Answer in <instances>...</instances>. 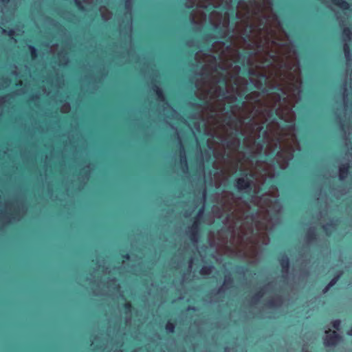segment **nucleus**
Wrapping results in <instances>:
<instances>
[{
    "mask_svg": "<svg viewBox=\"0 0 352 352\" xmlns=\"http://www.w3.org/2000/svg\"><path fill=\"white\" fill-rule=\"evenodd\" d=\"M240 47L254 49L255 52L249 56L248 63L250 82L257 89L277 87L286 96L281 103L279 94L270 93L260 97V93L252 91L245 96L247 101L242 107H230V114L223 113L225 104L234 102L236 96H241L247 90L248 81L238 76L241 69L233 65L239 60L236 50L225 47L221 41L213 43L211 51L219 54L217 69V58L211 54L198 52L195 60L204 63L200 78L197 79L196 94L206 101V107L201 111L207 133L217 138L223 142V148L214 151L215 161L213 168L219 170L214 173L213 182L216 188L236 172L239 166L250 174L236 180V186L240 191L253 192L256 195L259 186L267 177L274 175L273 166L265 162L256 161L245 157L239 151L240 136L243 138V145L254 155L261 153L263 146L256 143L264 124L272 115L274 108L279 104L276 115L287 122L294 121L296 116L292 108L300 99V69L296 51L290 41H239Z\"/></svg>",
    "mask_w": 352,
    "mask_h": 352,
    "instance_id": "obj_1",
    "label": "nucleus"
},
{
    "mask_svg": "<svg viewBox=\"0 0 352 352\" xmlns=\"http://www.w3.org/2000/svg\"><path fill=\"white\" fill-rule=\"evenodd\" d=\"M278 197V188L273 186L261 197L254 198L258 206L254 217L248 214L249 204L236 197L232 192L223 191L216 194L214 199L222 212H232L225 219L226 229H221L217 233V252L226 253L234 249L250 258L252 263L255 262L259 254L260 243L267 245L270 243L267 231L274 226L270 211L278 213L281 210V206L276 200Z\"/></svg>",
    "mask_w": 352,
    "mask_h": 352,
    "instance_id": "obj_2",
    "label": "nucleus"
},
{
    "mask_svg": "<svg viewBox=\"0 0 352 352\" xmlns=\"http://www.w3.org/2000/svg\"><path fill=\"white\" fill-rule=\"evenodd\" d=\"M232 0H186L187 8L196 7L190 14V22H230L228 10ZM271 0H239L238 18L266 17L272 10Z\"/></svg>",
    "mask_w": 352,
    "mask_h": 352,
    "instance_id": "obj_3",
    "label": "nucleus"
},
{
    "mask_svg": "<svg viewBox=\"0 0 352 352\" xmlns=\"http://www.w3.org/2000/svg\"><path fill=\"white\" fill-rule=\"evenodd\" d=\"M263 140L267 145L265 149L266 155L272 153L279 145L280 151L276 157V160L282 169L288 166V162L293 157V152L300 149L299 143L295 134V126L280 128L277 122L272 121L267 125L263 133Z\"/></svg>",
    "mask_w": 352,
    "mask_h": 352,
    "instance_id": "obj_4",
    "label": "nucleus"
},
{
    "mask_svg": "<svg viewBox=\"0 0 352 352\" xmlns=\"http://www.w3.org/2000/svg\"><path fill=\"white\" fill-rule=\"evenodd\" d=\"M348 96V90L346 85H344L342 96L344 103L343 117L338 112H336V116L342 132L345 146L348 149L346 155L348 159L351 157L352 160V112L349 110Z\"/></svg>",
    "mask_w": 352,
    "mask_h": 352,
    "instance_id": "obj_5",
    "label": "nucleus"
},
{
    "mask_svg": "<svg viewBox=\"0 0 352 352\" xmlns=\"http://www.w3.org/2000/svg\"><path fill=\"white\" fill-rule=\"evenodd\" d=\"M264 296L267 298L265 306L267 308H276L283 305V297L277 294L274 283H270L264 286L258 292L248 300V305L250 307H254L258 305L260 299Z\"/></svg>",
    "mask_w": 352,
    "mask_h": 352,
    "instance_id": "obj_6",
    "label": "nucleus"
},
{
    "mask_svg": "<svg viewBox=\"0 0 352 352\" xmlns=\"http://www.w3.org/2000/svg\"><path fill=\"white\" fill-rule=\"evenodd\" d=\"M26 212V208L22 200H14L0 204V224L3 226L13 221H19Z\"/></svg>",
    "mask_w": 352,
    "mask_h": 352,
    "instance_id": "obj_7",
    "label": "nucleus"
},
{
    "mask_svg": "<svg viewBox=\"0 0 352 352\" xmlns=\"http://www.w3.org/2000/svg\"><path fill=\"white\" fill-rule=\"evenodd\" d=\"M153 89L155 92L158 100L162 102L163 109L162 113L164 116L168 119L178 120L179 115L165 101V98L162 89L155 84L153 85Z\"/></svg>",
    "mask_w": 352,
    "mask_h": 352,
    "instance_id": "obj_8",
    "label": "nucleus"
},
{
    "mask_svg": "<svg viewBox=\"0 0 352 352\" xmlns=\"http://www.w3.org/2000/svg\"><path fill=\"white\" fill-rule=\"evenodd\" d=\"M153 89L155 92L158 100L162 102L163 109L162 113L164 116L168 119L178 120L179 115L165 101V98L162 89L155 84L153 85Z\"/></svg>",
    "mask_w": 352,
    "mask_h": 352,
    "instance_id": "obj_9",
    "label": "nucleus"
},
{
    "mask_svg": "<svg viewBox=\"0 0 352 352\" xmlns=\"http://www.w3.org/2000/svg\"><path fill=\"white\" fill-rule=\"evenodd\" d=\"M342 41L344 42L343 50L344 56L346 60V64L349 65V62L351 60L350 48L352 46V32L349 28H343Z\"/></svg>",
    "mask_w": 352,
    "mask_h": 352,
    "instance_id": "obj_10",
    "label": "nucleus"
},
{
    "mask_svg": "<svg viewBox=\"0 0 352 352\" xmlns=\"http://www.w3.org/2000/svg\"><path fill=\"white\" fill-rule=\"evenodd\" d=\"M102 286L106 289H102V292L98 291L95 289L94 292L96 295H113L120 290V285L117 283L116 279L109 280L107 285L102 284Z\"/></svg>",
    "mask_w": 352,
    "mask_h": 352,
    "instance_id": "obj_11",
    "label": "nucleus"
},
{
    "mask_svg": "<svg viewBox=\"0 0 352 352\" xmlns=\"http://www.w3.org/2000/svg\"><path fill=\"white\" fill-rule=\"evenodd\" d=\"M320 223L322 225V228L325 231L327 235H329L333 230H335L336 226L337 225V221L334 222L333 221H330V223H324V220L323 219L324 218V216L327 214L326 210L320 211Z\"/></svg>",
    "mask_w": 352,
    "mask_h": 352,
    "instance_id": "obj_12",
    "label": "nucleus"
},
{
    "mask_svg": "<svg viewBox=\"0 0 352 352\" xmlns=\"http://www.w3.org/2000/svg\"><path fill=\"white\" fill-rule=\"evenodd\" d=\"M326 336L324 338V344L326 346H334L339 341L340 336L336 331L329 329L325 331Z\"/></svg>",
    "mask_w": 352,
    "mask_h": 352,
    "instance_id": "obj_13",
    "label": "nucleus"
},
{
    "mask_svg": "<svg viewBox=\"0 0 352 352\" xmlns=\"http://www.w3.org/2000/svg\"><path fill=\"white\" fill-rule=\"evenodd\" d=\"M198 231H199V223L196 220L193 222L192 226L189 228V235L190 239L194 244L197 243L198 241Z\"/></svg>",
    "mask_w": 352,
    "mask_h": 352,
    "instance_id": "obj_14",
    "label": "nucleus"
},
{
    "mask_svg": "<svg viewBox=\"0 0 352 352\" xmlns=\"http://www.w3.org/2000/svg\"><path fill=\"white\" fill-rule=\"evenodd\" d=\"M279 261L282 267L283 277L286 278L288 274L289 267V258L287 255L283 254L281 255Z\"/></svg>",
    "mask_w": 352,
    "mask_h": 352,
    "instance_id": "obj_15",
    "label": "nucleus"
},
{
    "mask_svg": "<svg viewBox=\"0 0 352 352\" xmlns=\"http://www.w3.org/2000/svg\"><path fill=\"white\" fill-rule=\"evenodd\" d=\"M177 139H178L179 144L180 146V148H179L180 163H181V165L184 170V168L187 169L188 167H187V160H186V152H185L184 148L182 145V140L179 138L177 132Z\"/></svg>",
    "mask_w": 352,
    "mask_h": 352,
    "instance_id": "obj_16",
    "label": "nucleus"
},
{
    "mask_svg": "<svg viewBox=\"0 0 352 352\" xmlns=\"http://www.w3.org/2000/svg\"><path fill=\"white\" fill-rule=\"evenodd\" d=\"M233 280L230 274L226 275L224 277V281L223 285L219 290V293H221L226 289L230 288L232 286Z\"/></svg>",
    "mask_w": 352,
    "mask_h": 352,
    "instance_id": "obj_17",
    "label": "nucleus"
},
{
    "mask_svg": "<svg viewBox=\"0 0 352 352\" xmlns=\"http://www.w3.org/2000/svg\"><path fill=\"white\" fill-rule=\"evenodd\" d=\"M331 1L334 6L340 8L345 14L349 11L350 6L346 1L344 0H331Z\"/></svg>",
    "mask_w": 352,
    "mask_h": 352,
    "instance_id": "obj_18",
    "label": "nucleus"
},
{
    "mask_svg": "<svg viewBox=\"0 0 352 352\" xmlns=\"http://www.w3.org/2000/svg\"><path fill=\"white\" fill-rule=\"evenodd\" d=\"M67 52L63 49L58 53V59L59 65H66L68 63V58L67 57Z\"/></svg>",
    "mask_w": 352,
    "mask_h": 352,
    "instance_id": "obj_19",
    "label": "nucleus"
},
{
    "mask_svg": "<svg viewBox=\"0 0 352 352\" xmlns=\"http://www.w3.org/2000/svg\"><path fill=\"white\" fill-rule=\"evenodd\" d=\"M100 14L104 21H109L112 16V13L104 6L100 8Z\"/></svg>",
    "mask_w": 352,
    "mask_h": 352,
    "instance_id": "obj_20",
    "label": "nucleus"
},
{
    "mask_svg": "<svg viewBox=\"0 0 352 352\" xmlns=\"http://www.w3.org/2000/svg\"><path fill=\"white\" fill-rule=\"evenodd\" d=\"M349 164H341L339 166V177L341 180H343L348 175Z\"/></svg>",
    "mask_w": 352,
    "mask_h": 352,
    "instance_id": "obj_21",
    "label": "nucleus"
},
{
    "mask_svg": "<svg viewBox=\"0 0 352 352\" xmlns=\"http://www.w3.org/2000/svg\"><path fill=\"white\" fill-rule=\"evenodd\" d=\"M133 1V0H126V1H125V10H126L125 16H126V20L131 19Z\"/></svg>",
    "mask_w": 352,
    "mask_h": 352,
    "instance_id": "obj_22",
    "label": "nucleus"
},
{
    "mask_svg": "<svg viewBox=\"0 0 352 352\" xmlns=\"http://www.w3.org/2000/svg\"><path fill=\"white\" fill-rule=\"evenodd\" d=\"M120 28L124 29L126 30V34L127 35L128 38L131 41L132 34V23H121Z\"/></svg>",
    "mask_w": 352,
    "mask_h": 352,
    "instance_id": "obj_23",
    "label": "nucleus"
},
{
    "mask_svg": "<svg viewBox=\"0 0 352 352\" xmlns=\"http://www.w3.org/2000/svg\"><path fill=\"white\" fill-rule=\"evenodd\" d=\"M342 272H340L337 276H336L325 287V288L323 289V293H326L329 289L330 287H331L332 286H333L336 283L337 281L338 280V279L340 278V277L341 276Z\"/></svg>",
    "mask_w": 352,
    "mask_h": 352,
    "instance_id": "obj_24",
    "label": "nucleus"
},
{
    "mask_svg": "<svg viewBox=\"0 0 352 352\" xmlns=\"http://www.w3.org/2000/svg\"><path fill=\"white\" fill-rule=\"evenodd\" d=\"M316 238V230L314 228H310L307 233V241L308 243L311 242Z\"/></svg>",
    "mask_w": 352,
    "mask_h": 352,
    "instance_id": "obj_25",
    "label": "nucleus"
},
{
    "mask_svg": "<svg viewBox=\"0 0 352 352\" xmlns=\"http://www.w3.org/2000/svg\"><path fill=\"white\" fill-rule=\"evenodd\" d=\"M214 25V28H218L220 27L221 25H222V28H223L225 33L224 36H226L229 34V29H230V23H212Z\"/></svg>",
    "mask_w": 352,
    "mask_h": 352,
    "instance_id": "obj_26",
    "label": "nucleus"
},
{
    "mask_svg": "<svg viewBox=\"0 0 352 352\" xmlns=\"http://www.w3.org/2000/svg\"><path fill=\"white\" fill-rule=\"evenodd\" d=\"M213 269L214 267L212 266H204L201 268L200 273L202 275H209L212 272Z\"/></svg>",
    "mask_w": 352,
    "mask_h": 352,
    "instance_id": "obj_27",
    "label": "nucleus"
},
{
    "mask_svg": "<svg viewBox=\"0 0 352 352\" xmlns=\"http://www.w3.org/2000/svg\"><path fill=\"white\" fill-rule=\"evenodd\" d=\"M98 1V0H74L76 4L81 10H85V8L82 6V2L87 1L89 3H94V1Z\"/></svg>",
    "mask_w": 352,
    "mask_h": 352,
    "instance_id": "obj_28",
    "label": "nucleus"
},
{
    "mask_svg": "<svg viewBox=\"0 0 352 352\" xmlns=\"http://www.w3.org/2000/svg\"><path fill=\"white\" fill-rule=\"evenodd\" d=\"M23 33V31H22L21 30H19V29H17L16 30H10L8 32V35H9V36L11 37L12 39H14V36L20 35Z\"/></svg>",
    "mask_w": 352,
    "mask_h": 352,
    "instance_id": "obj_29",
    "label": "nucleus"
},
{
    "mask_svg": "<svg viewBox=\"0 0 352 352\" xmlns=\"http://www.w3.org/2000/svg\"><path fill=\"white\" fill-rule=\"evenodd\" d=\"M10 85V80L6 78H2L0 79V89L8 87Z\"/></svg>",
    "mask_w": 352,
    "mask_h": 352,
    "instance_id": "obj_30",
    "label": "nucleus"
},
{
    "mask_svg": "<svg viewBox=\"0 0 352 352\" xmlns=\"http://www.w3.org/2000/svg\"><path fill=\"white\" fill-rule=\"evenodd\" d=\"M28 48L30 51L31 56L33 60L37 57L36 50L32 45H28Z\"/></svg>",
    "mask_w": 352,
    "mask_h": 352,
    "instance_id": "obj_31",
    "label": "nucleus"
},
{
    "mask_svg": "<svg viewBox=\"0 0 352 352\" xmlns=\"http://www.w3.org/2000/svg\"><path fill=\"white\" fill-rule=\"evenodd\" d=\"M166 329L168 332L173 333L175 329V325L173 323L168 322L166 325Z\"/></svg>",
    "mask_w": 352,
    "mask_h": 352,
    "instance_id": "obj_32",
    "label": "nucleus"
},
{
    "mask_svg": "<svg viewBox=\"0 0 352 352\" xmlns=\"http://www.w3.org/2000/svg\"><path fill=\"white\" fill-rule=\"evenodd\" d=\"M61 112L62 113H67L70 111V104L69 103H65L61 107Z\"/></svg>",
    "mask_w": 352,
    "mask_h": 352,
    "instance_id": "obj_33",
    "label": "nucleus"
},
{
    "mask_svg": "<svg viewBox=\"0 0 352 352\" xmlns=\"http://www.w3.org/2000/svg\"><path fill=\"white\" fill-rule=\"evenodd\" d=\"M331 324L334 329H338L340 325V321L339 320H334L331 322Z\"/></svg>",
    "mask_w": 352,
    "mask_h": 352,
    "instance_id": "obj_34",
    "label": "nucleus"
},
{
    "mask_svg": "<svg viewBox=\"0 0 352 352\" xmlns=\"http://www.w3.org/2000/svg\"><path fill=\"white\" fill-rule=\"evenodd\" d=\"M58 45H53L52 46H51L50 47V52L54 54L55 53V52H56L58 50Z\"/></svg>",
    "mask_w": 352,
    "mask_h": 352,
    "instance_id": "obj_35",
    "label": "nucleus"
},
{
    "mask_svg": "<svg viewBox=\"0 0 352 352\" xmlns=\"http://www.w3.org/2000/svg\"><path fill=\"white\" fill-rule=\"evenodd\" d=\"M317 200L318 201H320V200L322 201L324 204V207L325 208L327 207V201H326V199L325 198H323L322 196H321V193L320 194V197H318Z\"/></svg>",
    "mask_w": 352,
    "mask_h": 352,
    "instance_id": "obj_36",
    "label": "nucleus"
},
{
    "mask_svg": "<svg viewBox=\"0 0 352 352\" xmlns=\"http://www.w3.org/2000/svg\"><path fill=\"white\" fill-rule=\"evenodd\" d=\"M124 307L129 312L131 311V304L130 302H126Z\"/></svg>",
    "mask_w": 352,
    "mask_h": 352,
    "instance_id": "obj_37",
    "label": "nucleus"
},
{
    "mask_svg": "<svg viewBox=\"0 0 352 352\" xmlns=\"http://www.w3.org/2000/svg\"><path fill=\"white\" fill-rule=\"evenodd\" d=\"M6 102V97L0 98V107Z\"/></svg>",
    "mask_w": 352,
    "mask_h": 352,
    "instance_id": "obj_38",
    "label": "nucleus"
},
{
    "mask_svg": "<svg viewBox=\"0 0 352 352\" xmlns=\"http://www.w3.org/2000/svg\"><path fill=\"white\" fill-rule=\"evenodd\" d=\"M187 45L189 47H191V46H192L194 45V43H193V41H188Z\"/></svg>",
    "mask_w": 352,
    "mask_h": 352,
    "instance_id": "obj_39",
    "label": "nucleus"
},
{
    "mask_svg": "<svg viewBox=\"0 0 352 352\" xmlns=\"http://www.w3.org/2000/svg\"><path fill=\"white\" fill-rule=\"evenodd\" d=\"M192 262H193L192 258H190L189 261V268L192 267Z\"/></svg>",
    "mask_w": 352,
    "mask_h": 352,
    "instance_id": "obj_40",
    "label": "nucleus"
},
{
    "mask_svg": "<svg viewBox=\"0 0 352 352\" xmlns=\"http://www.w3.org/2000/svg\"><path fill=\"white\" fill-rule=\"evenodd\" d=\"M43 92H44L45 94L46 93L47 95H49V94H50V91H49V92H47V90H46V89H45V88H44V89H43Z\"/></svg>",
    "mask_w": 352,
    "mask_h": 352,
    "instance_id": "obj_41",
    "label": "nucleus"
},
{
    "mask_svg": "<svg viewBox=\"0 0 352 352\" xmlns=\"http://www.w3.org/2000/svg\"><path fill=\"white\" fill-rule=\"evenodd\" d=\"M1 32L3 34H6L7 32V31L6 30H4V29H1Z\"/></svg>",
    "mask_w": 352,
    "mask_h": 352,
    "instance_id": "obj_42",
    "label": "nucleus"
},
{
    "mask_svg": "<svg viewBox=\"0 0 352 352\" xmlns=\"http://www.w3.org/2000/svg\"><path fill=\"white\" fill-rule=\"evenodd\" d=\"M348 334L352 335V328L349 331Z\"/></svg>",
    "mask_w": 352,
    "mask_h": 352,
    "instance_id": "obj_43",
    "label": "nucleus"
},
{
    "mask_svg": "<svg viewBox=\"0 0 352 352\" xmlns=\"http://www.w3.org/2000/svg\"><path fill=\"white\" fill-rule=\"evenodd\" d=\"M2 2L8 3L10 0H0Z\"/></svg>",
    "mask_w": 352,
    "mask_h": 352,
    "instance_id": "obj_44",
    "label": "nucleus"
},
{
    "mask_svg": "<svg viewBox=\"0 0 352 352\" xmlns=\"http://www.w3.org/2000/svg\"><path fill=\"white\" fill-rule=\"evenodd\" d=\"M13 73H14V75H17L16 67H15V70L13 72Z\"/></svg>",
    "mask_w": 352,
    "mask_h": 352,
    "instance_id": "obj_45",
    "label": "nucleus"
},
{
    "mask_svg": "<svg viewBox=\"0 0 352 352\" xmlns=\"http://www.w3.org/2000/svg\"><path fill=\"white\" fill-rule=\"evenodd\" d=\"M19 83H20V85H21L22 84V81L19 80Z\"/></svg>",
    "mask_w": 352,
    "mask_h": 352,
    "instance_id": "obj_46",
    "label": "nucleus"
}]
</instances>
